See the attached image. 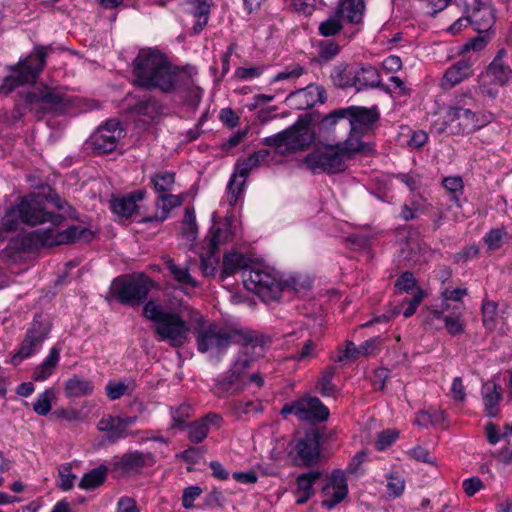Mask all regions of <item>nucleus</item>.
I'll return each instance as SVG.
<instances>
[{
	"mask_svg": "<svg viewBox=\"0 0 512 512\" xmlns=\"http://www.w3.org/2000/svg\"><path fill=\"white\" fill-rule=\"evenodd\" d=\"M364 10V0H341L336 12L349 23L358 24L362 21Z\"/></svg>",
	"mask_w": 512,
	"mask_h": 512,
	"instance_id": "7c9ffc66",
	"label": "nucleus"
},
{
	"mask_svg": "<svg viewBox=\"0 0 512 512\" xmlns=\"http://www.w3.org/2000/svg\"><path fill=\"white\" fill-rule=\"evenodd\" d=\"M150 181L157 194L171 193L175 186V173L160 171L151 175Z\"/></svg>",
	"mask_w": 512,
	"mask_h": 512,
	"instance_id": "4c0bfd02",
	"label": "nucleus"
},
{
	"mask_svg": "<svg viewBox=\"0 0 512 512\" xmlns=\"http://www.w3.org/2000/svg\"><path fill=\"white\" fill-rule=\"evenodd\" d=\"M381 345L382 341L380 337H374L364 341L359 346L361 357L376 354L380 350Z\"/></svg>",
	"mask_w": 512,
	"mask_h": 512,
	"instance_id": "4d7b16f0",
	"label": "nucleus"
},
{
	"mask_svg": "<svg viewBox=\"0 0 512 512\" xmlns=\"http://www.w3.org/2000/svg\"><path fill=\"white\" fill-rule=\"evenodd\" d=\"M186 6L187 11L195 19L193 26L194 33L198 34L208 23L211 0H189Z\"/></svg>",
	"mask_w": 512,
	"mask_h": 512,
	"instance_id": "c85d7f7f",
	"label": "nucleus"
},
{
	"mask_svg": "<svg viewBox=\"0 0 512 512\" xmlns=\"http://www.w3.org/2000/svg\"><path fill=\"white\" fill-rule=\"evenodd\" d=\"M506 234L504 228L492 229L486 233L483 240L489 250H497L503 245Z\"/></svg>",
	"mask_w": 512,
	"mask_h": 512,
	"instance_id": "603ef678",
	"label": "nucleus"
},
{
	"mask_svg": "<svg viewBox=\"0 0 512 512\" xmlns=\"http://www.w3.org/2000/svg\"><path fill=\"white\" fill-rule=\"evenodd\" d=\"M133 110L137 114L153 118L158 113L159 106L158 103L152 99L140 100L134 105Z\"/></svg>",
	"mask_w": 512,
	"mask_h": 512,
	"instance_id": "5fc2aeb1",
	"label": "nucleus"
},
{
	"mask_svg": "<svg viewBox=\"0 0 512 512\" xmlns=\"http://www.w3.org/2000/svg\"><path fill=\"white\" fill-rule=\"evenodd\" d=\"M386 497L388 499H395L400 497L405 490V479L397 474L391 473L386 476Z\"/></svg>",
	"mask_w": 512,
	"mask_h": 512,
	"instance_id": "49530a36",
	"label": "nucleus"
},
{
	"mask_svg": "<svg viewBox=\"0 0 512 512\" xmlns=\"http://www.w3.org/2000/svg\"><path fill=\"white\" fill-rule=\"evenodd\" d=\"M445 420V414L439 409H430L428 411H421L415 418V423L418 426L426 427L429 425H440Z\"/></svg>",
	"mask_w": 512,
	"mask_h": 512,
	"instance_id": "de8ad7c7",
	"label": "nucleus"
},
{
	"mask_svg": "<svg viewBox=\"0 0 512 512\" xmlns=\"http://www.w3.org/2000/svg\"><path fill=\"white\" fill-rule=\"evenodd\" d=\"M466 294L467 290L464 288L445 289L444 291H442L440 309L431 310V320L433 321L434 319H438L444 313L448 312L451 308V301L456 303L453 306V310H461L463 306L462 298Z\"/></svg>",
	"mask_w": 512,
	"mask_h": 512,
	"instance_id": "cd10ccee",
	"label": "nucleus"
},
{
	"mask_svg": "<svg viewBox=\"0 0 512 512\" xmlns=\"http://www.w3.org/2000/svg\"><path fill=\"white\" fill-rule=\"evenodd\" d=\"M354 79V87H356L357 90H362L368 87H376L380 83L379 72L375 67L371 65L362 67L360 70L355 71Z\"/></svg>",
	"mask_w": 512,
	"mask_h": 512,
	"instance_id": "72a5a7b5",
	"label": "nucleus"
},
{
	"mask_svg": "<svg viewBox=\"0 0 512 512\" xmlns=\"http://www.w3.org/2000/svg\"><path fill=\"white\" fill-rule=\"evenodd\" d=\"M202 490L198 486H190L184 490L182 496V505L184 508L189 509L193 507L194 501L201 495Z\"/></svg>",
	"mask_w": 512,
	"mask_h": 512,
	"instance_id": "052dcab7",
	"label": "nucleus"
},
{
	"mask_svg": "<svg viewBox=\"0 0 512 512\" xmlns=\"http://www.w3.org/2000/svg\"><path fill=\"white\" fill-rule=\"evenodd\" d=\"M240 334L242 336L241 339L234 341V343L241 346V349L231 367V375L228 382L230 385L238 383L252 361L264 356L270 343L267 337L256 333L240 330Z\"/></svg>",
	"mask_w": 512,
	"mask_h": 512,
	"instance_id": "6e6552de",
	"label": "nucleus"
},
{
	"mask_svg": "<svg viewBox=\"0 0 512 512\" xmlns=\"http://www.w3.org/2000/svg\"><path fill=\"white\" fill-rule=\"evenodd\" d=\"M165 265L170 275L182 287L195 288L198 286L197 280L190 275L188 267L177 265L172 259H167Z\"/></svg>",
	"mask_w": 512,
	"mask_h": 512,
	"instance_id": "f704fd0d",
	"label": "nucleus"
},
{
	"mask_svg": "<svg viewBox=\"0 0 512 512\" xmlns=\"http://www.w3.org/2000/svg\"><path fill=\"white\" fill-rule=\"evenodd\" d=\"M465 13L469 15L471 24L479 33L489 31L495 23L492 7L480 0H465Z\"/></svg>",
	"mask_w": 512,
	"mask_h": 512,
	"instance_id": "f3484780",
	"label": "nucleus"
},
{
	"mask_svg": "<svg viewBox=\"0 0 512 512\" xmlns=\"http://www.w3.org/2000/svg\"><path fill=\"white\" fill-rule=\"evenodd\" d=\"M505 308H499L498 304L491 300H485L482 304V321L488 330H494L498 324L505 320Z\"/></svg>",
	"mask_w": 512,
	"mask_h": 512,
	"instance_id": "473e14b6",
	"label": "nucleus"
},
{
	"mask_svg": "<svg viewBox=\"0 0 512 512\" xmlns=\"http://www.w3.org/2000/svg\"><path fill=\"white\" fill-rule=\"evenodd\" d=\"M289 458L295 466L311 467L320 463L323 456L320 450H291Z\"/></svg>",
	"mask_w": 512,
	"mask_h": 512,
	"instance_id": "c9c22d12",
	"label": "nucleus"
},
{
	"mask_svg": "<svg viewBox=\"0 0 512 512\" xmlns=\"http://www.w3.org/2000/svg\"><path fill=\"white\" fill-rule=\"evenodd\" d=\"M221 421L222 418L220 415L215 413L207 414L205 417L190 423L187 426L188 438L194 443L201 442L204 438H206L210 427H219Z\"/></svg>",
	"mask_w": 512,
	"mask_h": 512,
	"instance_id": "bb28decb",
	"label": "nucleus"
},
{
	"mask_svg": "<svg viewBox=\"0 0 512 512\" xmlns=\"http://www.w3.org/2000/svg\"><path fill=\"white\" fill-rule=\"evenodd\" d=\"M269 156V150L261 149L252 153L246 159L237 162L235 172L230 177L227 186V201L230 206H234L241 197L245 186V178L253 169L267 164Z\"/></svg>",
	"mask_w": 512,
	"mask_h": 512,
	"instance_id": "f8f14e48",
	"label": "nucleus"
},
{
	"mask_svg": "<svg viewBox=\"0 0 512 512\" xmlns=\"http://www.w3.org/2000/svg\"><path fill=\"white\" fill-rule=\"evenodd\" d=\"M357 152L348 151L346 142L326 145L313 150L304 158V164L313 173H338L345 169V161Z\"/></svg>",
	"mask_w": 512,
	"mask_h": 512,
	"instance_id": "0eeeda50",
	"label": "nucleus"
},
{
	"mask_svg": "<svg viewBox=\"0 0 512 512\" xmlns=\"http://www.w3.org/2000/svg\"><path fill=\"white\" fill-rule=\"evenodd\" d=\"M485 77L489 79L491 84L498 86H505L512 79V69L505 49H500L497 52L486 69Z\"/></svg>",
	"mask_w": 512,
	"mask_h": 512,
	"instance_id": "a211bd4d",
	"label": "nucleus"
},
{
	"mask_svg": "<svg viewBox=\"0 0 512 512\" xmlns=\"http://www.w3.org/2000/svg\"><path fill=\"white\" fill-rule=\"evenodd\" d=\"M49 51H51V47H35L27 58L12 67L11 74L4 79L0 86V93L8 94L20 85L34 83L45 66Z\"/></svg>",
	"mask_w": 512,
	"mask_h": 512,
	"instance_id": "423d86ee",
	"label": "nucleus"
},
{
	"mask_svg": "<svg viewBox=\"0 0 512 512\" xmlns=\"http://www.w3.org/2000/svg\"><path fill=\"white\" fill-rule=\"evenodd\" d=\"M447 119L450 122H457L459 129L466 133L478 130L488 122L484 116L473 112L469 108L460 106V101L449 107Z\"/></svg>",
	"mask_w": 512,
	"mask_h": 512,
	"instance_id": "dca6fc26",
	"label": "nucleus"
},
{
	"mask_svg": "<svg viewBox=\"0 0 512 512\" xmlns=\"http://www.w3.org/2000/svg\"><path fill=\"white\" fill-rule=\"evenodd\" d=\"M117 512H139V509L133 498L122 497L118 501Z\"/></svg>",
	"mask_w": 512,
	"mask_h": 512,
	"instance_id": "774afa93",
	"label": "nucleus"
},
{
	"mask_svg": "<svg viewBox=\"0 0 512 512\" xmlns=\"http://www.w3.org/2000/svg\"><path fill=\"white\" fill-rule=\"evenodd\" d=\"M124 136V129L118 120L111 119L100 126L91 135V144L98 153H109L117 147L119 140Z\"/></svg>",
	"mask_w": 512,
	"mask_h": 512,
	"instance_id": "4468645a",
	"label": "nucleus"
},
{
	"mask_svg": "<svg viewBox=\"0 0 512 512\" xmlns=\"http://www.w3.org/2000/svg\"><path fill=\"white\" fill-rule=\"evenodd\" d=\"M263 69L262 66L239 67L236 69L235 75L241 80H251L259 77L263 73Z\"/></svg>",
	"mask_w": 512,
	"mask_h": 512,
	"instance_id": "13d9d810",
	"label": "nucleus"
},
{
	"mask_svg": "<svg viewBox=\"0 0 512 512\" xmlns=\"http://www.w3.org/2000/svg\"><path fill=\"white\" fill-rule=\"evenodd\" d=\"M339 46L332 40L321 41L319 44L318 57L321 61H329L339 53Z\"/></svg>",
	"mask_w": 512,
	"mask_h": 512,
	"instance_id": "864d4df0",
	"label": "nucleus"
},
{
	"mask_svg": "<svg viewBox=\"0 0 512 512\" xmlns=\"http://www.w3.org/2000/svg\"><path fill=\"white\" fill-rule=\"evenodd\" d=\"M423 300V293L421 290H418L417 293L411 299H405L403 303H406L408 306L403 311V315L405 318L411 317L417 310V307Z\"/></svg>",
	"mask_w": 512,
	"mask_h": 512,
	"instance_id": "0e129e2a",
	"label": "nucleus"
},
{
	"mask_svg": "<svg viewBox=\"0 0 512 512\" xmlns=\"http://www.w3.org/2000/svg\"><path fill=\"white\" fill-rule=\"evenodd\" d=\"M354 74L355 71H351L347 65L339 64L333 68L331 78L336 86L347 88L354 86Z\"/></svg>",
	"mask_w": 512,
	"mask_h": 512,
	"instance_id": "37998d69",
	"label": "nucleus"
},
{
	"mask_svg": "<svg viewBox=\"0 0 512 512\" xmlns=\"http://www.w3.org/2000/svg\"><path fill=\"white\" fill-rule=\"evenodd\" d=\"M379 113L377 108H366L362 106H350L338 109L327 115L323 119L325 126H333L339 120H347L349 122V134L344 140L348 151H356L357 153H368L373 150V146L362 140V137L368 134L377 120Z\"/></svg>",
	"mask_w": 512,
	"mask_h": 512,
	"instance_id": "7ed1b4c3",
	"label": "nucleus"
},
{
	"mask_svg": "<svg viewBox=\"0 0 512 512\" xmlns=\"http://www.w3.org/2000/svg\"><path fill=\"white\" fill-rule=\"evenodd\" d=\"M472 74V62L462 58L446 70L441 85L444 89H450L469 78Z\"/></svg>",
	"mask_w": 512,
	"mask_h": 512,
	"instance_id": "393cba45",
	"label": "nucleus"
},
{
	"mask_svg": "<svg viewBox=\"0 0 512 512\" xmlns=\"http://www.w3.org/2000/svg\"><path fill=\"white\" fill-rule=\"evenodd\" d=\"M335 375V368L330 367L323 372L321 378L318 380L316 390L324 397H331L336 392V386L333 383Z\"/></svg>",
	"mask_w": 512,
	"mask_h": 512,
	"instance_id": "09e8293b",
	"label": "nucleus"
},
{
	"mask_svg": "<svg viewBox=\"0 0 512 512\" xmlns=\"http://www.w3.org/2000/svg\"><path fill=\"white\" fill-rule=\"evenodd\" d=\"M26 102L31 107V109L36 108L39 104L42 103L48 105L52 109L59 111H64L70 104L67 96L47 87L40 91L38 94L29 93L26 96Z\"/></svg>",
	"mask_w": 512,
	"mask_h": 512,
	"instance_id": "aec40b11",
	"label": "nucleus"
},
{
	"mask_svg": "<svg viewBox=\"0 0 512 512\" xmlns=\"http://www.w3.org/2000/svg\"><path fill=\"white\" fill-rule=\"evenodd\" d=\"M237 233L236 220L227 216L219 221H214L209 231V246L211 254H214L220 245L233 239Z\"/></svg>",
	"mask_w": 512,
	"mask_h": 512,
	"instance_id": "6ab92c4d",
	"label": "nucleus"
},
{
	"mask_svg": "<svg viewBox=\"0 0 512 512\" xmlns=\"http://www.w3.org/2000/svg\"><path fill=\"white\" fill-rule=\"evenodd\" d=\"M191 414V407L187 404H182L172 411L173 421L176 426H181L186 418Z\"/></svg>",
	"mask_w": 512,
	"mask_h": 512,
	"instance_id": "338daca9",
	"label": "nucleus"
},
{
	"mask_svg": "<svg viewBox=\"0 0 512 512\" xmlns=\"http://www.w3.org/2000/svg\"><path fill=\"white\" fill-rule=\"evenodd\" d=\"M186 196L184 194L174 195L171 193L158 194L155 201L156 214L141 220L143 223L156 222L157 224L165 221L170 212L183 204Z\"/></svg>",
	"mask_w": 512,
	"mask_h": 512,
	"instance_id": "412c9836",
	"label": "nucleus"
},
{
	"mask_svg": "<svg viewBox=\"0 0 512 512\" xmlns=\"http://www.w3.org/2000/svg\"><path fill=\"white\" fill-rule=\"evenodd\" d=\"M135 388L132 380L127 383L121 381H109L105 387L106 395L110 400H117L123 395L130 394Z\"/></svg>",
	"mask_w": 512,
	"mask_h": 512,
	"instance_id": "a18cd8bd",
	"label": "nucleus"
},
{
	"mask_svg": "<svg viewBox=\"0 0 512 512\" xmlns=\"http://www.w3.org/2000/svg\"><path fill=\"white\" fill-rule=\"evenodd\" d=\"M342 18L335 12L319 25V33L322 36L329 37L337 34L342 28Z\"/></svg>",
	"mask_w": 512,
	"mask_h": 512,
	"instance_id": "8fccbe9b",
	"label": "nucleus"
},
{
	"mask_svg": "<svg viewBox=\"0 0 512 512\" xmlns=\"http://www.w3.org/2000/svg\"><path fill=\"white\" fill-rule=\"evenodd\" d=\"M107 468L100 465L85 473L79 483V487L84 490H94L101 486L107 478Z\"/></svg>",
	"mask_w": 512,
	"mask_h": 512,
	"instance_id": "e433bc0d",
	"label": "nucleus"
},
{
	"mask_svg": "<svg viewBox=\"0 0 512 512\" xmlns=\"http://www.w3.org/2000/svg\"><path fill=\"white\" fill-rule=\"evenodd\" d=\"M152 285L153 282L143 274L124 275L113 280L110 293L121 304L136 306L147 298Z\"/></svg>",
	"mask_w": 512,
	"mask_h": 512,
	"instance_id": "9b49d317",
	"label": "nucleus"
},
{
	"mask_svg": "<svg viewBox=\"0 0 512 512\" xmlns=\"http://www.w3.org/2000/svg\"><path fill=\"white\" fill-rule=\"evenodd\" d=\"M145 194L144 190H137L126 196L115 198L111 201V208L118 216L129 218L137 211V202L142 201Z\"/></svg>",
	"mask_w": 512,
	"mask_h": 512,
	"instance_id": "a878e982",
	"label": "nucleus"
},
{
	"mask_svg": "<svg viewBox=\"0 0 512 512\" xmlns=\"http://www.w3.org/2000/svg\"><path fill=\"white\" fill-rule=\"evenodd\" d=\"M44 203V197L36 194L22 197L18 202L21 222L32 226L45 222H50L53 225L51 228L37 229L28 233L24 240L28 247H51L91 236L89 230L77 226H71L62 231L58 230L56 227L62 223L64 216L47 212Z\"/></svg>",
	"mask_w": 512,
	"mask_h": 512,
	"instance_id": "f257e3e1",
	"label": "nucleus"
},
{
	"mask_svg": "<svg viewBox=\"0 0 512 512\" xmlns=\"http://www.w3.org/2000/svg\"><path fill=\"white\" fill-rule=\"evenodd\" d=\"M60 352L61 349L58 348L57 346H54L49 350L48 355L43 359V361L38 366L35 367L32 373V379L34 381H45L54 373V370L57 367L60 360Z\"/></svg>",
	"mask_w": 512,
	"mask_h": 512,
	"instance_id": "c756f323",
	"label": "nucleus"
},
{
	"mask_svg": "<svg viewBox=\"0 0 512 512\" xmlns=\"http://www.w3.org/2000/svg\"><path fill=\"white\" fill-rule=\"evenodd\" d=\"M368 455L364 450H361L355 454L350 463L347 466V472L350 474H358L362 471L361 466L367 460Z\"/></svg>",
	"mask_w": 512,
	"mask_h": 512,
	"instance_id": "e2e57ef3",
	"label": "nucleus"
},
{
	"mask_svg": "<svg viewBox=\"0 0 512 512\" xmlns=\"http://www.w3.org/2000/svg\"><path fill=\"white\" fill-rule=\"evenodd\" d=\"M428 319L431 323L437 321V319L431 320V312L429 313ZM438 320L443 321L445 329L451 335H458L464 331V323L460 310H453L452 315L444 313Z\"/></svg>",
	"mask_w": 512,
	"mask_h": 512,
	"instance_id": "a19ab883",
	"label": "nucleus"
},
{
	"mask_svg": "<svg viewBox=\"0 0 512 512\" xmlns=\"http://www.w3.org/2000/svg\"><path fill=\"white\" fill-rule=\"evenodd\" d=\"M20 219V212L18 210V203L11 207L3 216L1 220V228L3 231H14L18 228Z\"/></svg>",
	"mask_w": 512,
	"mask_h": 512,
	"instance_id": "3c124183",
	"label": "nucleus"
},
{
	"mask_svg": "<svg viewBox=\"0 0 512 512\" xmlns=\"http://www.w3.org/2000/svg\"><path fill=\"white\" fill-rule=\"evenodd\" d=\"M348 495V484L345 473L335 469L326 480L322 488V506L328 510L341 503Z\"/></svg>",
	"mask_w": 512,
	"mask_h": 512,
	"instance_id": "2eb2a0df",
	"label": "nucleus"
},
{
	"mask_svg": "<svg viewBox=\"0 0 512 512\" xmlns=\"http://www.w3.org/2000/svg\"><path fill=\"white\" fill-rule=\"evenodd\" d=\"M443 186L445 189L452 193L458 194L463 192V180L459 176H450L443 179Z\"/></svg>",
	"mask_w": 512,
	"mask_h": 512,
	"instance_id": "680f3d73",
	"label": "nucleus"
},
{
	"mask_svg": "<svg viewBox=\"0 0 512 512\" xmlns=\"http://www.w3.org/2000/svg\"><path fill=\"white\" fill-rule=\"evenodd\" d=\"M399 438V431L396 429H387L379 433L377 438L378 448H386L396 443Z\"/></svg>",
	"mask_w": 512,
	"mask_h": 512,
	"instance_id": "6e6d98bb",
	"label": "nucleus"
},
{
	"mask_svg": "<svg viewBox=\"0 0 512 512\" xmlns=\"http://www.w3.org/2000/svg\"><path fill=\"white\" fill-rule=\"evenodd\" d=\"M143 315L154 323L158 341L167 342L173 347H181L188 340L190 326L178 313L150 300L143 307Z\"/></svg>",
	"mask_w": 512,
	"mask_h": 512,
	"instance_id": "20e7f679",
	"label": "nucleus"
},
{
	"mask_svg": "<svg viewBox=\"0 0 512 512\" xmlns=\"http://www.w3.org/2000/svg\"><path fill=\"white\" fill-rule=\"evenodd\" d=\"M321 477L319 471H309L300 474L296 478V489L294 490L295 502L303 505L315 495L314 484Z\"/></svg>",
	"mask_w": 512,
	"mask_h": 512,
	"instance_id": "5701e85b",
	"label": "nucleus"
},
{
	"mask_svg": "<svg viewBox=\"0 0 512 512\" xmlns=\"http://www.w3.org/2000/svg\"><path fill=\"white\" fill-rule=\"evenodd\" d=\"M92 381L73 375L65 381L64 392L68 398H80L93 393Z\"/></svg>",
	"mask_w": 512,
	"mask_h": 512,
	"instance_id": "2f4dec72",
	"label": "nucleus"
},
{
	"mask_svg": "<svg viewBox=\"0 0 512 512\" xmlns=\"http://www.w3.org/2000/svg\"><path fill=\"white\" fill-rule=\"evenodd\" d=\"M182 75L164 54L150 48L140 50L133 62L134 83L147 90L172 92L180 85Z\"/></svg>",
	"mask_w": 512,
	"mask_h": 512,
	"instance_id": "f03ea898",
	"label": "nucleus"
},
{
	"mask_svg": "<svg viewBox=\"0 0 512 512\" xmlns=\"http://www.w3.org/2000/svg\"><path fill=\"white\" fill-rule=\"evenodd\" d=\"M247 267V259L240 253L235 251L224 255L222 277L235 274L237 271Z\"/></svg>",
	"mask_w": 512,
	"mask_h": 512,
	"instance_id": "ea45409f",
	"label": "nucleus"
},
{
	"mask_svg": "<svg viewBox=\"0 0 512 512\" xmlns=\"http://www.w3.org/2000/svg\"><path fill=\"white\" fill-rule=\"evenodd\" d=\"M315 140L314 132L305 123H296L292 127L273 136L265 137L262 144L274 147L281 155L306 150Z\"/></svg>",
	"mask_w": 512,
	"mask_h": 512,
	"instance_id": "1a4fd4ad",
	"label": "nucleus"
},
{
	"mask_svg": "<svg viewBox=\"0 0 512 512\" xmlns=\"http://www.w3.org/2000/svg\"><path fill=\"white\" fill-rule=\"evenodd\" d=\"M97 426L100 431L107 432L109 438L118 439L125 437L119 416L105 415L99 420Z\"/></svg>",
	"mask_w": 512,
	"mask_h": 512,
	"instance_id": "c03bdc74",
	"label": "nucleus"
},
{
	"mask_svg": "<svg viewBox=\"0 0 512 512\" xmlns=\"http://www.w3.org/2000/svg\"><path fill=\"white\" fill-rule=\"evenodd\" d=\"M244 285L266 303L279 300L282 292L290 288L281 280L279 273L269 267H253L246 271Z\"/></svg>",
	"mask_w": 512,
	"mask_h": 512,
	"instance_id": "39448f33",
	"label": "nucleus"
},
{
	"mask_svg": "<svg viewBox=\"0 0 512 512\" xmlns=\"http://www.w3.org/2000/svg\"><path fill=\"white\" fill-rule=\"evenodd\" d=\"M220 120L229 128L238 126L240 118L231 108H223L219 114Z\"/></svg>",
	"mask_w": 512,
	"mask_h": 512,
	"instance_id": "69168bd1",
	"label": "nucleus"
},
{
	"mask_svg": "<svg viewBox=\"0 0 512 512\" xmlns=\"http://www.w3.org/2000/svg\"><path fill=\"white\" fill-rule=\"evenodd\" d=\"M337 434L334 430L310 429L298 442L297 448H321L336 444Z\"/></svg>",
	"mask_w": 512,
	"mask_h": 512,
	"instance_id": "b1692460",
	"label": "nucleus"
},
{
	"mask_svg": "<svg viewBox=\"0 0 512 512\" xmlns=\"http://www.w3.org/2000/svg\"><path fill=\"white\" fill-rule=\"evenodd\" d=\"M415 284L416 280L413 274L410 272H405L398 278L395 287L399 293H402L413 289Z\"/></svg>",
	"mask_w": 512,
	"mask_h": 512,
	"instance_id": "bf43d9fd",
	"label": "nucleus"
},
{
	"mask_svg": "<svg viewBox=\"0 0 512 512\" xmlns=\"http://www.w3.org/2000/svg\"><path fill=\"white\" fill-rule=\"evenodd\" d=\"M56 400L54 388H47L39 393L33 403V410L40 416H46L52 409V403Z\"/></svg>",
	"mask_w": 512,
	"mask_h": 512,
	"instance_id": "79ce46f5",
	"label": "nucleus"
},
{
	"mask_svg": "<svg viewBox=\"0 0 512 512\" xmlns=\"http://www.w3.org/2000/svg\"><path fill=\"white\" fill-rule=\"evenodd\" d=\"M483 403L487 414L495 417L498 413V405L500 401V393L497 391L495 383H486L482 388Z\"/></svg>",
	"mask_w": 512,
	"mask_h": 512,
	"instance_id": "58836bf2",
	"label": "nucleus"
},
{
	"mask_svg": "<svg viewBox=\"0 0 512 512\" xmlns=\"http://www.w3.org/2000/svg\"><path fill=\"white\" fill-rule=\"evenodd\" d=\"M47 334L46 326L35 321L27 330L19 349L12 355L10 363L13 366H18L22 361L36 354L41 349Z\"/></svg>",
	"mask_w": 512,
	"mask_h": 512,
	"instance_id": "ddd939ff",
	"label": "nucleus"
},
{
	"mask_svg": "<svg viewBox=\"0 0 512 512\" xmlns=\"http://www.w3.org/2000/svg\"><path fill=\"white\" fill-rule=\"evenodd\" d=\"M240 330L224 329L214 323L201 325L196 330L198 350L208 353L210 357H218L226 352L230 344L241 339Z\"/></svg>",
	"mask_w": 512,
	"mask_h": 512,
	"instance_id": "9d476101",
	"label": "nucleus"
},
{
	"mask_svg": "<svg viewBox=\"0 0 512 512\" xmlns=\"http://www.w3.org/2000/svg\"><path fill=\"white\" fill-rule=\"evenodd\" d=\"M301 421H325L329 417V409L317 397L300 398Z\"/></svg>",
	"mask_w": 512,
	"mask_h": 512,
	"instance_id": "4be33fe9",
	"label": "nucleus"
}]
</instances>
